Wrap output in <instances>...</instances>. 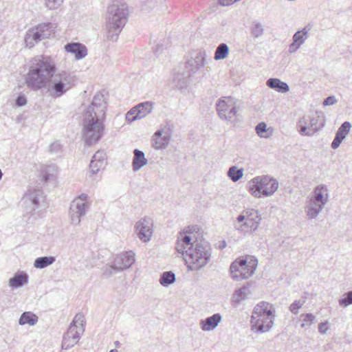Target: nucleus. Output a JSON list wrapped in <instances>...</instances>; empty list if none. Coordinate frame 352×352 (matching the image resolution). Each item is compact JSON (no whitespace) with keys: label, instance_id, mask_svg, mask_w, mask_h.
Returning a JSON list of instances; mask_svg holds the SVG:
<instances>
[{"label":"nucleus","instance_id":"nucleus-1","mask_svg":"<svg viewBox=\"0 0 352 352\" xmlns=\"http://www.w3.org/2000/svg\"><path fill=\"white\" fill-rule=\"evenodd\" d=\"M25 82L31 89L45 88L50 96L57 98L75 87L77 78L69 70H57L50 56H37L30 61Z\"/></svg>","mask_w":352,"mask_h":352},{"label":"nucleus","instance_id":"nucleus-2","mask_svg":"<svg viewBox=\"0 0 352 352\" xmlns=\"http://www.w3.org/2000/svg\"><path fill=\"white\" fill-rule=\"evenodd\" d=\"M190 234L188 230L179 232L175 250L184 256L188 270L197 271L208 263L212 248L206 241H193Z\"/></svg>","mask_w":352,"mask_h":352},{"label":"nucleus","instance_id":"nucleus-3","mask_svg":"<svg viewBox=\"0 0 352 352\" xmlns=\"http://www.w3.org/2000/svg\"><path fill=\"white\" fill-rule=\"evenodd\" d=\"M127 6L124 4L113 3L108 7L107 13V38L116 41L127 21Z\"/></svg>","mask_w":352,"mask_h":352},{"label":"nucleus","instance_id":"nucleus-4","mask_svg":"<svg viewBox=\"0 0 352 352\" xmlns=\"http://www.w3.org/2000/svg\"><path fill=\"white\" fill-rule=\"evenodd\" d=\"M88 117L82 118V138L85 145L91 146L97 143L102 137L105 129L104 121Z\"/></svg>","mask_w":352,"mask_h":352},{"label":"nucleus","instance_id":"nucleus-5","mask_svg":"<svg viewBox=\"0 0 352 352\" xmlns=\"http://www.w3.org/2000/svg\"><path fill=\"white\" fill-rule=\"evenodd\" d=\"M257 264L258 261L253 256L247 255L236 259L230 267L232 278L241 280L250 278L254 274Z\"/></svg>","mask_w":352,"mask_h":352},{"label":"nucleus","instance_id":"nucleus-6","mask_svg":"<svg viewBox=\"0 0 352 352\" xmlns=\"http://www.w3.org/2000/svg\"><path fill=\"white\" fill-rule=\"evenodd\" d=\"M85 317L81 313L77 314L64 334L61 348L67 350L76 344L85 331Z\"/></svg>","mask_w":352,"mask_h":352},{"label":"nucleus","instance_id":"nucleus-7","mask_svg":"<svg viewBox=\"0 0 352 352\" xmlns=\"http://www.w3.org/2000/svg\"><path fill=\"white\" fill-rule=\"evenodd\" d=\"M261 219V215L257 210L248 209L243 210L236 217L234 222V227L236 230L245 233L248 231L256 230Z\"/></svg>","mask_w":352,"mask_h":352},{"label":"nucleus","instance_id":"nucleus-8","mask_svg":"<svg viewBox=\"0 0 352 352\" xmlns=\"http://www.w3.org/2000/svg\"><path fill=\"white\" fill-rule=\"evenodd\" d=\"M324 126V117L318 112L304 116L298 122V131L302 135L312 136Z\"/></svg>","mask_w":352,"mask_h":352},{"label":"nucleus","instance_id":"nucleus-9","mask_svg":"<svg viewBox=\"0 0 352 352\" xmlns=\"http://www.w3.org/2000/svg\"><path fill=\"white\" fill-rule=\"evenodd\" d=\"M219 118L236 125L240 121V116L236 109V103L232 97H222L217 104Z\"/></svg>","mask_w":352,"mask_h":352},{"label":"nucleus","instance_id":"nucleus-10","mask_svg":"<svg viewBox=\"0 0 352 352\" xmlns=\"http://www.w3.org/2000/svg\"><path fill=\"white\" fill-rule=\"evenodd\" d=\"M89 208L88 195L82 193L75 198L70 204L69 217L72 224L78 226L80 223V218L85 215Z\"/></svg>","mask_w":352,"mask_h":352},{"label":"nucleus","instance_id":"nucleus-11","mask_svg":"<svg viewBox=\"0 0 352 352\" xmlns=\"http://www.w3.org/2000/svg\"><path fill=\"white\" fill-rule=\"evenodd\" d=\"M51 23H43L35 28L28 30L25 35L24 41L26 47H34L38 41L49 38L52 31Z\"/></svg>","mask_w":352,"mask_h":352},{"label":"nucleus","instance_id":"nucleus-12","mask_svg":"<svg viewBox=\"0 0 352 352\" xmlns=\"http://www.w3.org/2000/svg\"><path fill=\"white\" fill-rule=\"evenodd\" d=\"M107 107L104 96L100 94H96L91 103L84 113L83 117H88L87 115H89L90 118L95 120L98 119L104 121Z\"/></svg>","mask_w":352,"mask_h":352},{"label":"nucleus","instance_id":"nucleus-13","mask_svg":"<svg viewBox=\"0 0 352 352\" xmlns=\"http://www.w3.org/2000/svg\"><path fill=\"white\" fill-rule=\"evenodd\" d=\"M43 200V192L41 190L30 189L23 196L21 205L27 214H32L39 206L41 201Z\"/></svg>","mask_w":352,"mask_h":352},{"label":"nucleus","instance_id":"nucleus-14","mask_svg":"<svg viewBox=\"0 0 352 352\" xmlns=\"http://www.w3.org/2000/svg\"><path fill=\"white\" fill-rule=\"evenodd\" d=\"M135 232L138 238L144 243L151 241L153 233V220L144 217L139 220L135 226Z\"/></svg>","mask_w":352,"mask_h":352},{"label":"nucleus","instance_id":"nucleus-15","mask_svg":"<svg viewBox=\"0 0 352 352\" xmlns=\"http://www.w3.org/2000/svg\"><path fill=\"white\" fill-rule=\"evenodd\" d=\"M311 23L306 25L302 30H298L292 37V43L289 46V52L295 53L309 37V32L312 29Z\"/></svg>","mask_w":352,"mask_h":352},{"label":"nucleus","instance_id":"nucleus-16","mask_svg":"<svg viewBox=\"0 0 352 352\" xmlns=\"http://www.w3.org/2000/svg\"><path fill=\"white\" fill-rule=\"evenodd\" d=\"M251 328L256 333L263 332L264 302H261L254 307L251 318Z\"/></svg>","mask_w":352,"mask_h":352},{"label":"nucleus","instance_id":"nucleus-17","mask_svg":"<svg viewBox=\"0 0 352 352\" xmlns=\"http://www.w3.org/2000/svg\"><path fill=\"white\" fill-rule=\"evenodd\" d=\"M135 262V253L132 251L118 254L113 261V267L117 272L129 268Z\"/></svg>","mask_w":352,"mask_h":352},{"label":"nucleus","instance_id":"nucleus-18","mask_svg":"<svg viewBox=\"0 0 352 352\" xmlns=\"http://www.w3.org/2000/svg\"><path fill=\"white\" fill-rule=\"evenodd\" d=\"M170 140V135L168 131L159 129L153 135V147L157 150L164 149L168 146Z\"/></svg>","mask_w":352,"mask_h":352},{"label":"nucleus","instance_id":"nucleus-19","mask_svg":"<svg viewBox=\"0 0 352 352\" xmlns=\"http://www.w3.org/2000/svg\"><path fill=\"white\" fill-rule=\"evenodd\" d=\"M64 47L67 52L74 54L76 60L82 59L87 55L86 46L80 43H69Z\"/></svg>","mask_w":352,"mask_h":352},{"label":"nucleus","instance_id":"nucleus-20","mask_svg":"<svg viewBox=\"0 0 352 352\" xmlns=\"http://www.w3.org/2000/svg\"><path fill=\"white\" fill-rule=\"evenodd\" d=\"M324 206L323 205L320 206V202L310 197L305 208L307 217L309 219L316 218L322 210Z\"/></svg>","mask_w":352,"mask_h":352},{"label":"nucleus","instance_id":"nucleus-21","mask_svg":"<svg viewBox=\"0 0 352 352\" xmlns=\"http://www.w3.org/2000/svg\"><path fill=\"white\" fill-rule=\"evenodd\" d=\"M188 78V74L183 69H175L172 74L171 83L175 87L181 89L186 87Z\"/></svg>","mask_w":352,"mask_h":352},{"label":"nucleus","instance_id":"nucleus-22","mask_svg":"<svg viewBox=\"0 0 352 352\" xmlns=\"http://www.w3.org/2000/svg\"><path fill=\"white\" fill-rule=\"evenodd\" d=\"M221 320L222 317L220 314H214L205 320H201L200 327L204 331H212L218 326Z\"/></svg>","mask_w":352,"mask_h":352},{"label":"nucleus","instance_id":"nucleus-23","mask_svg":"<svg viewBox=\"0 0 352 352\" xmlns=\"http://www.w3.org/2000/svg\"><path fill=\"white\" fill-rule=\"evenodd\" d=\"M249 189L256 197H261L264 195V177H256L249 182Z\"/></svg>","mask_w":352,"mask_h":352},{"label":"nucleus","instance_id":"nucleus-24","mask_svg":"<svg viewBox=\"0 0 352 352\" xmlns=\"http://www.w3.org/2000/svg\"><path fill=\"white\" fill-rule=\"evenodd\" d=\"M311 197L320 202V206H325L329 201V192L327 186L324 184L317 186L314 188L313 195Z\"/></svg>","mask_w":352,"mask_h":352},{"label":"nucleus","instance_id":"nucleus-25","mask_svg":"<svg viewBox=\"0 0 352 352\" xmlns=\"http://www.w3.org/2000/svg\"><path fill=\"white\" fill-rule=\"evenodd\" d=\"M155 103L151 101H146L135 105L137 115L134 116L133 120H141L151 113L154 109Z\"/></svg>","mask_w":352,"mask_h":352},{"label":"nucleus","instance_id":"nucleus-26","mask_svg":"<svg viewBox=\"0 0 352 352\" xmlns=\"http://www.w3.org/2000/svg\"><path fill=\"white\" fill-rule=\"evenodd\" d=\"M133 155L132 168L133 171L137 172L147 164L148 160L145 157L144 153L138 148L133 151Z\"/></svg>","mask_w":352,"mask_h":352},{"label":"nucleus","instance_id":"nucleus-27","mask_svg":"<svg viewBox=\"0 0 352 352\" xmlns=\"http://www.w3.org/2000/svg\"><path fill=\"white\" fill-rule=\"evenodd\" d=\"M266 85L270 88L281 94H285L289 91V87L288 84L282 81L279 78H270L267 80Z\"/></svg>","mask_w":352,"mask_h":352},{"label":"nucleus","instance_id":"nucleus-28","mask_svg":"<svg viewBox=\"0 0 352 352\" xmlns=\"http://www.w3.org/2000/svg\"><path fill=\"white\" fill-rule=\"evenodd\" d=\"M57 171V166L54 164L43 166L41 168L42 179L45 182L54 180Z\"/></svg>","mask_w":352,"mask_h":352},{"label":"nucleus","instance_id":"nucleus-29","mask_svg":"<svg viewBox=\"0 0 352 352\" xmlns=\"http://www.w3.org/2000/svg\"><path fill=\"white\" fill-rule=\"evenodd\" d=\"M28 282V276L24 272L16 273L9 280V285L13 288L23 287Z\"/></svg>","mask_w":352,"mask_h":352},{"label":"nucleus","instance_id":"nucleus-30","mask_svg":"<svg viewBox=\"0 0 352 352\" xmlns=\"http://www.w3.org/2000/svg\"><path fill=\"white\" fill-rule=\"evenodd\" d=\"M249 294V288L247 286H243L236 289L232 296V302L233 305L237 306L241 301L247 298Z\"/></svg>","mask_w":352,"mask_h":352},{"label":"nucleus","instance_id":"nucleus-31","mask_svg":"<svg viewBox=\"0 0 352 352\" xmlns=\"http://www.w3.org/2000/svg\"><path fill=\"white\" fill-rule=\"evenodd\" d=\"M38 316L31 311L23 312L19 320V324L20 325L29 324L30 326H34L38 322Z\"/></svg>","mask_w":352,"mask_h":352},{"label":"nucleus","instance_id":"nucleus-32","mask_svg":"<svg viewBox=\"0 0 352 352\" xmlns=\"http://www.w3.org/2000/svg\"><path fill=\"white\" fill-rule=\"evenodd\" d=\"M274 313L273 305L265 302V331H269L274 324Z\"/></svg>","mask_w":352,"mask_h":352},{"label":"nucleus","instance_id":"nucleus-33","mask_svg":"<svg viewBox=\"0 0 352 352\" xmlns=\"http://www.w3.org/2000/svg\"><path fill=\"white\" fill-rule=\"evenodd\" d=\"M263 33L264 25L262 22L257 20L253 21L251 24L250 34L254 40L261 38Z\"/></svg>","mask_w":352,"mask_h":352},{"label":"nucleus","instance_id":"nucleus-34","mask_svg":"<svg viewBox=\"0 0 352 352\" xmlns=\"http://www.w3.org/2000/svg\"><path fill=\"white\" fill-rule=\"evenodd\" d=\"M278 187V182L276 179L265 175V197L273 195Z\"/></svg>","mask_w":352,"mask_h":352},{"label":"nucleus","instance_id":"nucleus-35","mask_svg":"<svg viewBox=\"0 0 352 352\" xmlns=\"http://www.w3.org/2000/svg\"><path fill=\"white\" fill-rule=\"evenodd\" d=\"M230 49L226 43L219 44L214 52V58L215 60H219L225 59L229 54Z\"/></svg>","mask_w":352,"mask_h":352},{"label":"nucleus","instance_id":"nucleus-36","mask_svg":"<svg viewBox=\"0 0 352 352\" xmlns=\"http://www.w3.org/2000/svg\"><path fill=\"white\" fill-rule=\"evenodd\" d=\"M243 168H238L236 166H232L227 172V176L234 182H238L243 176Z\"/></svg>","mask_w":352,"mask_h":352},{"label":"nucleus","instance_id":"nucleus-37","mask_svg":"<svg viewBox=\"0 0 352 352\" xmlns=\"http://www.w3.org/2000/svg\"><path fill=\"white\" fill-rule=\"evenodd\" d=\"M55 261L54 256H42L37 258L34 263V267L38 269L45 268Z\"/></svg>","mask_w":352,"mask_h":352},{"label":"nucleus","instance_id":"nucleus-38","mask_svg":"<svg viewBox=\"0 0 352 352\" xmlns=\"http://www.w3.org/2000/svg\"><path fill=\"white\" fill-rule=\"evenodd\" d=\"M175 281V274L171 271L164 272L160 278V284L164 287H168Z\"/></svg>","mask_w":352,"mask_h":352},{"label":"nucleus","instance_id":"nucleus-39","mask_svg":"<svg viewBox=\"0 0 352 352\" xmlns=\"http://www.w3.org/2000/svg\"><path fill=\"white\" fill-rule=\"evenodd\" d=\"M206 52L205 51L199 50L195 54L193 62L195 64L197 69L204 67L206 64Z\"/></svg>","mask_w":352,"mask_h":352},{"label":"nucleus","instance_id":"nucleus-40","mask_svg":"<svg viewBox=\"0 0 352 352\" xmlns=\"http://www.w3.org/2000/svg\"><path fill=\"white\" fill-rule=\"evenodd\" d=\"M352 304V290L346 292L342 298L339 300V305L342 307H346Z\"/></svg>","mask_w":352,"mask_h":352},{"label":"nucleus","instance_id":"nucleus-41","mask_svg":"<svg viewBox=\"0 0 352 352\" xmlns=\"http://www.w3.org/2000/svg\"><path fill=\"white\" fill-rule=\"evenodd\" d=\"M345 138L346 135L344 134L337 131L335 138L331 142V148L333 149L338 148Z\"/></svg>","mask_w":352,"mask_h":352},{"label":"nucleus","instance_id":"nucleus-42","mask_svg":"<svg viewBox=\"0 0 352 352\" xmlns=\"http://www.w3.org/2000/svg\"><path fill=\"white\" fill-rule=\"evenodd\" d=\"M62 2V0H44V5L47 9L54 10L57 9Z\"/></svg>","mask_w":352,"mask_h":352},{"label":"nucleus","instance_id":"nucleus-43","mask_svg":"<svg viewBox=\"0 0 352 352\" xmlns=\"http://www.w3.org/2000/svg\"><path fill=\"white\" fill-rule=\"evenodd\" d=\"M104 164L102 162L91 160L89 165L90 171L92 174H96L104 166Z\"/></svg>","mask_w":352,"mask_h":352},{"label":"nucleus","instance_id":"nucleus-44","mask_svg":"<svg viewBox=\"0 0 352 352\" xmlns=\"http://www.w3.org/2000/svg\"><path fill=\"white\" fill-rule=\"evenodd\" d=\"M301 317L303 318V321L305 322L301 324L302 327H304L306 324H312L314 323L316 319V317L312 314H302Z\"/></svg>","mask_w":352,"mask_h":352},{"label":"nucleus","instance_id":"nucleus-45","mask_svg":"<svg viewBox=\"0 0 352 352\" xmlns=\"http://www.w3.org/2000/svg\"><path fill=\"white\" fill-rule=\"evenodd\" d=\"M106 158V153L104 151H98L93 156L91 160L97 161L98 162H102L104 164V160Z\"/></svg>","mask_w":352,"mask_h":352},{"label":"nucleus","instance_id":"nucleus-46","mask_svg":"<svg viewBox=\"0 0 352 352\" xmlns=\"http://www.w3.org/2000/svg\"><path fill=\"white\" fill-rule=\"evenodd\" d=\"M304 304V301H301V300H295L289 307V309L290 311L294 314H298V311L300 308L302 307V306Z\"/></svg>","mask_w":352,"mask_h":352},{"label":"nucleus","instance_id":"nucleus-47","mask_svg":"<svg viewBox=\"0 0 352 352\" xmlns=\"http://www.w3.org/2000/svg\"><path fill=\"white\" fill-rule=\"evenodd\" d=\"M351 128V124L349 122L345 121L344 122L341 126L338 128V131L344 134L346 136L350 131Z\"/></svg>","mask_w":352,"mask_h":352},{"label":"nucleus","instance_id":"nucleus-48","mask_svg":"<svg viewBox=\"0 0 352 352\" xmlns=\"http://www.w3.org/2000/svg\"><path fill=\"white\" fill-rule=\"evenodd\" d=\"M116 272H118L116 271V268L113 267V263L111 265L106 267L104 269L103 275L106 278H109Z\"/></svg>","mask_w":352,"mask_h":352},{"label":"nucleus","instance_id":"nucleus-49","mask_svg":"<svg viewBox=\"0 0 352 352\" xmlns=\"http://www.w3.org/2000/svg\"><path fill=\"white\" fill-rule=\"evenodd\" d=\"M137 110L135 109V107H133V108H131L126 114V120L129 122V123H131L134 121H135L136 120H133V117L134 116H138L137 115Z\"/></svg>","mask_w":352,"mask_h":352},{"label":"nucleus","instance_id":"nucleus-50","mask_svg":"<svg viewBox=\"0 0 352 352\" xmlns=\"http://www.w3.org/2000/svg\"><path fill=\"white\" fill-rule=\"evenodd\" d=\"M27 103L26 97L24 95L19 96L15 100V104L18 107L25 106Z\"/></svg>","mask_w":352,"mask_h":352},{"label":"nucleus","instance_id":"nucleus-51","mask_svg":"<svg viewBox=\"0 0 352 352\" xmlns=\"http://www.w3.org/2000/svg\"><path fill=\"white\" fill-rule=\"evenodd\" d=\"M61 150V146L58 142H54L50 146V152L52 153H57Z\"/></svg>","mask_w":352,"mask_h":352},{"label":"nucleus","instance_id":"nucleus-52","mask_svg":"<svg viewBox=\"0 0 352 352\" xmlns=\"http://www.w3.org/2000/svg\"><path fill=\"white\" fill-rule=\"evenodd\" d=\"M337 102L336 98L333 96H328L323 101L324 106L333 105Z\"/></svg>","mask_w":352,"mask_h":352},{"label":"nucleus","instance_id":"nucleus-53","mask_svg":"<svg viewBox=\"0 0 352 352\" xmlns=\"http://www.w3.org/2000/svg\"><path fill=\"white\" fill-rule=\"evenodd\" d=\"M256 131L258 136L261 138H264V122H260L256 126Z\"/></svg>","mask_w":352,"mask_h":352},{"label":"nucleus","instance_id":"nucleus-54","mask_svg":"<svg viewBox=\"0 0 352 352\" xmlns=\"http://www.w3.org/2000/svg\"><path fill=\"white\" fill-rule=\"evenodd\" d=\"M327 322H321L320 324H319L318 325V330L320 331V333H325L327 332Z\"/></svg>","mask_w":352,"mask_h":352},{"label":"nucleus","instance_id":"nucleus-55","mask_svg":"<svg viewBox=\"0 0 352 352\" xmlns=\"http://www.w3.org/2000/svg\"><path fill=\"white\" fill-rule=\"evenodd\" d=\"M273 133V129L272 127L267 128V124H265V138H269Z\"/></svg>","mask_w":352,"mask_h":352},{"label":"nucleus","instance_id":"nucleus-56","mask_svg":"<svg viewBox=\"0 0 352 352\" xmlns=\"http://www.w3.org/2000/svg\"><path fill=\"white\" fill-rule=\"evenodd\" d=\"M3 177V173L1 171V170L0 169V180L2 179Z\"/></svg>","mask_w":352,"mask_h":352},{"label":"nucleus","instance_id":"nucleus-57","mask_svg":"<svg viewBox=\"0 0 352 352\" xmlns=\"http://www.w3.org/2000/svg\"><path fill=\"white\" fill-rule=\"evenodd\" d=\"M226 247V242L223 241V244H221V248H223Z\"/></svg>","mask_w":352,"mask_h":352},{"label":"nucleus","instance_id":"nucleus-58","mask_svg":"<svg viewBox=\"0 0 352 352\" xmlns=\"http://www.w3.org/2000/svg\"><path fill=\"white\" fill-rule=\"evenodd\" d=\"M109 352H118L116 349H112Z\"/></svg>","mask_w":352,"mask_h":352}]
</instances>
